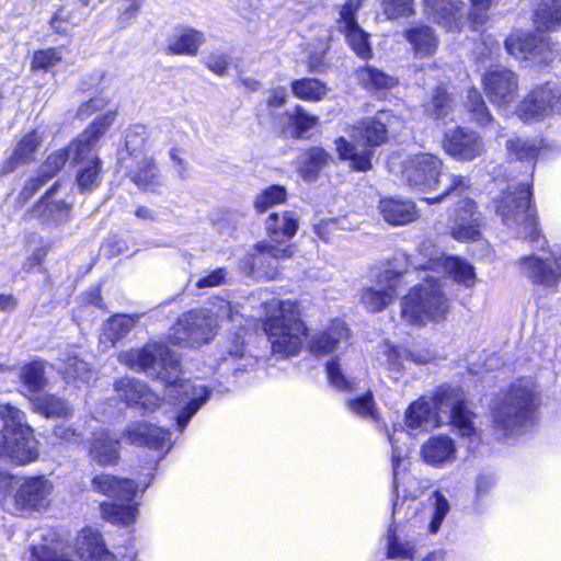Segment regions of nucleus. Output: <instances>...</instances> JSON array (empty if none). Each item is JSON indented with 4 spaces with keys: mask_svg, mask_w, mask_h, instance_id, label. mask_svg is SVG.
<instances>
[{
    "mask_svg": "<svg viewBox=\"0 0 561 561\" xmlns=\"http://www.w3.org/2000/svg\"><path fill=\"white\" fill-rule=\"evenodd\" d=\"M118 360L135 371L159 380L169 389V396L178 400L175 424L179 432L185 430L191 419L210 398L211 390L205 385L180 378V359L163 343L149 342L140 348L122 352Z\"/></svg>",
    "mask_w": 561,
    "mask_h": 561,
    "instance_id": "obj_1",
    "label": "nucleus"
},
{
    "mask_svg": "<svg viewBox=\"0 0 561 561\" xmlns=\"http://www.w3.org/2000/svg\"><path fill=\"white\" fill-rule=\"evenodd\" d=\"M476 415L467 408L459 389L440 387L432 398L414 401L405 413V424L412 430H430L449 422L466 440L469 450L481 442V432L474 424Z\"/></svg>",
    "mask_w": 561,
    "mask_h": 561,
    "instance_id": "obj_2",
    "label": "nucleus"
},
{
    "mask_svg": "<svg viewBox=\"0 0 561 561\" xmlns=\"http://www.w3.org/2000/svg\"><path fill=\"white\" fill-rule=\"evenodd\" d=\"M264 313L263 328L273 354L282 358L297 355L307 334L298 302L273 299L264 304Z\"/></svg>",
    "mask_w": 561,
    "mask_h": 561,
    "instance_id": "obj_3",
    "label": "nucleus"
},
{
    "mask_svg": "<svg viewBox=\"0 0 561 561\" xmlns=\"http://www.w3.org/2000/svg\"><path fill=\"white\" fill-rule=\"evenodd\" d=\"M537 407L538 397L534 382L530 379H519L510 386L493 408L494 425L504 436L516 435L534 422Z\"/></svg>",
    "mask_w": 561,
    "mask_h": 561,
    "instance_id": "obj_4",
    "label": "nucleus"
},
{
    "mask_svg": "<svg viewBox=\"0 0 561 561\" xmlns=\"http://www.w3.org/2000/svg\"><path fill=\"white\" fill-rule=\"evenodd\" d=\"M442 161L431 153H420L408 161L404 174L410 184L437 188L440 193L435 197L425 198L428 204L443 199L446 196L460 198L462 193L470 188L467 178L442 172Z\"/></svg>",
    "mask_w": 561,
    "mask_h": 561,
    "instance_id": "obj_5",
    "label": "nucleus"
},
{
    "mask_svg": "<svg viewBox=\"0 0 561 561\" xmlns=\"http://www.w3.org/2000/svg\"><path fill=\"white\" fill-rule=\"evenodd\" d=\"M115 121V113L110 111L94 118L93 123L72 142L73 162L81 164L77 183L82 190H91L100 179L101 161L96 156V145Z\"/></svg>",
    "mask_w": 561,
    "mask_h": 561,
    "instance_id": "obj_6",
    "label": "nucleus"
},
{
    "mask_svg": "<svg viewBox=\"0 0 561 561\" xmlns=\"http://www.w3.org/2000/svg\"><path fill=\"white\" fill-rule=\"evenodd\" d=\"M91 488L116 501L101 504V513L106 520L121 525H129L136 520L138 510L133 500L138 485L134 480L100 473L92 479Z\"/></svg>",
    "mask_w": 561,
    "mask_h": 561,
    "instance_id": "obj_7",
    "label": "nucleus"
},
{
    "mask_svg": "<svg viewBox=\"0 0 561 561\" xmlns=\"http://www.w3.org/2000/svg\"><path fill=\"white\" fill-rule=\"evenodd\" d=\"M449 310V300L442 290L439 280L426 274L423 284L416 285L401 304V316L411 324H424L444 319Z\"/></svg>",
    "mask_w": 561,
    "mask_h": 561,
    "instance_id": "obj_8",
    "label": "nucleus"
},
{
    "mask_svg": "<svg viewBox=\"0 0 561 561\" xmlns=\"http://www.w3.org/2000/svg\"><path fill=\"white\" fill-rule=\"evenodd\" d=\"M226 314L231 318L229 304H222L216 314L207 309L191 310L179 318L169 339L173 344L187 343L191 346L207 343L216 333L218 318Z\"/></svg>",
    "mask_w": 561,
    "mask_h": 561,
    "instance_id": "obj_9",
    "label": "nucleus"
},
{
    "mask_svg": "<svg viewBox=\"0 0 561 561\" xmlns=\"http://www.w3.org/2000/svg\"><path fill=\"white\" fill-rule=\"evenodd\" d=\"M561 110V90L558 84L547 82L531 90L520 102L517 114L525 123H533Z\"/></svg>",
    "mask_w": 561,
    "mask_h": 561,
    "instance_id": "obj_10",
    "label": "nucleus"
},
{
    "mask_svg": "<svg viewBox=\"0 0 561 561\" xmlns=\"http://www.w3.org/2000/svg\"><path fill=\"white\" fill-rule=\"evenodd\" d=\"M51 492L53 484L45 477L16 480L12 495L11 513L20 514L47 507Z\"/></svg>",
    "mask_w": 561,
    "mask_h": 561,
    "instance_id": "obj_11",
    "label": "nucleus"
},
{
    "mask_svg": "<svg viewBox=\"0 0 561 561\" xmlns=\"http://www.w3.org/2000/svg\"><path fill=\"white\" fill-rule=\"evenodd\" d=\"M482 83L489 101L499 107L513 103L518 96L517 75L507 68L489 69Z\"/></svg>",
    "mask_w": 561,
    "mask_h": 561,
    "instance_id": "obj_12",
    "label": "nucleus"
},
{
    "mask_svg": "<svg viewBox=\"0 0 561 561\" xmlns=\"http://www.w3.org/2000/svg\"><path fill=\"white\" fill-rule=\"evenodd\" d=\"M254 254L249 255L242 268L257 277L275 279L278 276V261L289 259L293 254L289 247H278L266 242H259L255 245Z\"/></svg>",
    "mask_w": 561,
    "mask_h": 561,
    "instance_id": "obj_13",
    "label": "nucleus"
},
{
    "mask_svg": "<svg viewBox=\"0 0 561 561\" xmlns=\"http://www.w3.org/2000/svg\"><path fill=\"white\" fill-rule=\"evenodd\" d=\"M401 284L402 273L387 268L377 276L374 286L363 289L360 301L368 311H380L396 299Z\"/></svg>",
    "mask_w": 561,
    "mask_h": 561,
    "instance_id": "obj_14",
    "label": "nucleus"
},
{
    "mask_svg": "<svg viewBox=\"0 0 561 561\" xmlns=\"http://www.w3.org/2000/svg\"><path fill=\"white\" fill-rule=\"evenodd\" d=\"M38 457V442L34 432L0 434V459L23 466L36 461Z\"/></svg>",
    "mask_w": 561,
    "mask_h": 561,
    "instance_id": "obj_15",
    "label": "nucleus"
},
{
    "mask_svg": "<svg viewBox=\"0 0 561 561\" xmlns=\"http://www.w3.org/2000/svg\"><path fill=\"white\" fill-rule=\"evenodd\" d=\"M444 149L456 160L472 161L484 152V142L477 131L457 127L446 133Z\"/></svg>",
    "mask_w": 561,
    "mask_h": 561,
    "instance_id": "obj_16",
    "label": "nucleus"
},
{
    "mask_svg": "<svg viewBox=\"0 0 561 561\" xmlns=\"http://www.w3.org/2000/svg\"><path fill=\"white\" fill-rule=\"evenodd\" d=\"M554 254L561 253L552 252L551 257L546 260L536 254L520 257L518 261L520 273L535 285L550 289L557 288L560 284L561 271L554 264Z\"/></svg>",
    "mask_w": 561,
    "mask_h": 561,
    "instance_id": "obj_17",
    "label": "nucleus"
},
{
    "mask_svg": "<svg viewBox=\"0 0 561 561\" xmlns=\"http://www.w3.org/2000/svg\"><path fill=\"white\" fill-rule=\"evenodd\" d=\"M117 397L128 405H137L145 412H152L160 407L162 399L148 386L136 378L124 377L114 383Z\"/></svg>",
    "mask_w": 561,
    "mask_h": 561,
    "instance_id": "obj_18",
    "label": "nucleus"
},
{
    "mask_svg": "<svg viewBox=\"0 0 561 561\" xmlns=\"http://www.w3.org/2000/svg\"><path fill=\"white\" fill-rule=\"evenodd\" d=\"M350 343V330L345 322L334 320L331 324L312 335L309 342L313 355H327L336 352Z\"/></svg>",
    "mask_w": 561,
    "mask_h": 561,
    "instance_id": "obj_19",
    "label": "nucleus"
},
{
    "mask_svg": "<svg viewBox=\"0 0 561 561\" xmlns=\"http://www.w3.org/2000/svg\"><path fill=\"white\" fill-rule=\"evenodd\" d=\"M133 183L144 191L153 192L162 186L165 178L152 157L144 156L125 165Z\"/></svg>",
    "mask_w": 561,
    "mask_h": 561,
    "instance_id": "obj_20",
    "label": "nucleus"
},
{
    "mask_svg": "<svg viewBox=\"0 0 561 561\" xmlns=\"http://www.w3.org/2000/svg\"><path fill=\"white\" fill-rule=\"evenodd\" d=\"M421 456L427 465L442 468L456 460V444L447 435L432 436L422 445Z\"/></svg>",
    "mask_w": 561,
    "mask_h": 561,
    "instance_id": "obj_21",
    "label": "nucleus"
},
{
    "mask_svg": "<svg viewBox=\"0 0 561 561\" xmlns=\"http://www.w3.org/2000/svg\"><path fill=\"white\" fill-rule=\"evenodd\" d=\"M88 455L99 466H115L119 459V440L106 431L95 432L89 442Z\"/></svg>",
    "mask_w": 561,
    "mask_h": 561,
    "instance_id": "obj_22",
    "label": "nucleus"
},
{
    "mask_svg": "<svg viewBox=\"0 0 561 561\" xmlns=\"http://www.w3.org/2000/svg\"><path fill=\"white\" fill-rule=\"evenodd\" d=\"M170 432L165 428L151 425L147 422H138L129 425L124 436L133 445L148 446L150 448H163L170 440Z\"/></svg>",
    "mask_w": 561,
    "mask_h": 561,
    "instance_id": "obj_23",
    "label": "nucleus"
},
{
    "mask_svg": "<svg viewBox=\"0 0 561 561\" xmlns=\"http://www.w3.org/2000/svg\"><path fill=\"white\" fill-rule=\"evenodd\" d=\"M502 221L507 226L515 224L516 233L528 239L536 250L546 249L547 240L540 233L536 213H503Z\"/></svg>",
    "mask_w": 561,
    "mask_h": 561,
    "instance_id": "obj_24",
    "label": "nucleus"
},
{
    "mask_svg": "<svg viewBox=\"0 0 561 561\" xmlns=\"http://www.w3.org/2000/svg\"><path fill=\"white\" fill-rule=\"evenodd\" d=\"M502 221L507 226L515 224L516 233L528 239L536 250L546 249L547 240L540 233L536 213H503Z\"/></svg>",
    "mask_w": 561,
    "mask_h": 561,
    "instance_id": "obj_25",
    "label": "nucleus"
},
{
    "mask_svg": "<svg viewBox=\"0 0 561 561\" xmlns=\"http://www.w3.org/2000/svg\"><path fill=\"white\" fill-rule=\"evenodd\" d=\"M507 53L516 58L535 59L543 55L548 43L542 36L530 33H514L505 41Z\"/></svg>",
    "mask_w": 561,
    "mask_h": 561,
    "instance_id": "obj_26",
    "label": "nucleus"
},
{
    "mask_svg": "<svg viewBox=\"0 0 561 561\" xmlns=\"http://www.w3.org/2000/svg\"><path fill=\"white\" fill-rule=\"evenodd\" d=\"M72 142L68 148L58 149L50 153L42 164L38 176L32 179L22 191V196L27 198L48 179L55 176L66 164L71 157L73 160V151L71 150Z\"/></svg>",
    "mask_w": 561,
    "mask_h": 561,
    "instance_id": "obj_27",
    "label": "nucleus"
},
{
    "mask_svg": "<svg viewBox=\"0 0 561 561\" xmlns=\"http://www.w3.org/2000/svg\"><path fill=\"white\" fill-rule=\"evenodd\" d=\"M78 554L87 561H114L115 556L106 549L101 534L92 528H84L77 538Z\"/></svg>",
    "mask_w": 561,
    "mask_h": 561,
    "instance_id": "obj_28",
    "label": "nucleus"
},
{
    "mask_svg": "<svg viewBox=\"0 0 561 561\" xmlns=\"http://www.w3.org/2000/svg\"><path fill=\"white\" fill-rule=\"evenodd\" d=\"M425 7L437 21L448 30L460 28L465 4L460 0H424Z\"/></svg>",
    "mask_w": 561,
    "mask_h": 561,
    "instance_id": "obj_29",
    "label": "nucleus"
},
{
    "mask_svg": "<svg viewBox=\"0 0 561 561\" xmlns=\"http://www.w3.org/2000/svg\"><path fill=\"white\" fill-rule=\"evenodd\" d=\"M145 313L115 314L111 317L102 329L100 342L105 347H112L125 337L140 321Z\"/></svg>",
    "mask_w": 561,
    "mask_h": 561,
    "instance_id": "obj_30",
    "label": "nucleus"
},
{
    "mask_svg": "<svg viewBox=\"0 0 561 561\" xmlns=\"http://www.w3.org/2000/svg\"><path fill=\"white\" fill-rule=\"evenodd\" d=\"M394 119L390 113L380 111L376 117L366 119L355 129L369 146H380L387 140L388 127Z\"/></svg>",
    "mask_w": 561,
    "mask_h": 561,
    "instance_id": "obj_31",
    "label": "nucleus"
},
{
    "mask_svg": "<svg viewBox=\"0 0 561 561\" xmlns=\"http://www.w3.org/2000/svg\"><path fill=\"white\" fill-rule=\"evenodd\" d=\"M19 380L21 382V393L24 396L34 394L44 390L48 385L46 377V363L43 360H33L20 368Z\"/></svg>",
    "mask_w": 561,
    "mask_h": 561,
    "instance_id": "obj_32",
    "label": "nucleus"
},
{
    "mask_svg": "<svg viewBox=\"0 0 561 561\" xmlns=\"http://www.w3.org/2000/svg\"><path fill=\"white\" fill-rule=\"evenodd\" d=\"M404 36L412 46L416 57H428L435 54L437 49V37L427 25H414L405 31Z\"/></svg>",
    "mask_w": 561,
    "mask_h": 561,
    "instance_id": "obj_33",
    "label": "nucleus"
},
{
    "mask_svg": "<svg viewBox=\"0 0 561 561\" xmlns=\"http://www.w3.org/2000/svg\"><path fill=\"white\" fill-rule=\"evenodd\" d=\"M445 257L446 255L431 240H425L416 252L405 260L414 270L440 271Z\"/></svg>",
    "mask_w": 561,
    "mask_h": 561,
    "instance_id": "obj_34",
    "label": "nucleus"
},
{
    "mask_svg": "<svg viewBox=\"0 0 561 561\" xmlns=\"http://www.w3.org/2000/svg\"><path fill=\"white\" fill-rule=\"evenodd\" d=\"M387 362L392 370L404 368V360H411L415 364H428L435 359V354L430 348L415 347L413 350L397 348L386 344Z\"/></svg>",
    "mask_w": 561,
    "mask_h": 561,
    "instance_id": "obj_35",
    "label": "nucleus"
},
{
    "mask_svg": "<svg viewBox=\"0 0 561 561\" xmlns=\"http://www.w3.org/2000/svg\"><path fill=\"white\" fill-rule=\"evenodd\" d=\"M41 144L42 137L36 130L26 134L14 148L10 159L4 163L2 172H12L18 165L31 162Z\"/></svg>",
    "mask_w": 561,
    "mask_h": 561,
    "instance_id": "obj_36",
    "label": "nucleus"
},
{
    "mask_svg": "<svg viewBox=\"0 0 561 561\" xmlns=\"http://www.w3.org/2000/svg\"><path fill=\"white\" fill-rule=\"evenodd\" d=\"M495 203V210H529L533 205L530 186L526 183L508 185Z\"/></svg>",
    "mask_w": 561,
    "mask_h": 561,
    "instance_id": "obj_37",
    "label": "nucleus"
},
{
    "mask_svg": "<svg viewBox=\"0 0 561 561\" xmlns=\"http://www.w3.org/2000/svg\"><path fill=\"white\" fill-rule=\"evenodd\" d=\"M336 151L343 160H351V165L357 171H367L371 169L373 151L368 148L358 149V147L340 137L335 140Z\"/></svg>",
    "mask_w": 561,
    "mask_h": 561,
    "instance_id": "obj_38",
    "label": "nucleus"
},
{
    "mask_svg": "<svg viewBox=\"0 0 561 561\" xmlns=\"http://www.w3.org/2000/svg\"><path fill=\"white\" fill-rule=\"evenodd\" d=\"M204 41L202 32L186 27L173 36L168 45V49L175 55L195 56Z\"/></svg>",
    "mask_w": 561,
    "mask_h": 561,
    "instance_id": "obj_39",
    "label": "nucleus"
},
{
    "mask_svg": "<svg viewBox=\"0 0 561 561\" xmlns=\"http://www.w3.org/2000/svg\"><path fill=\"white\" fill-rule=\"evenodd\" d=\"M453 280L466 287L476 285L474 267L467 260L459 256H446L442 262V268Z\"/></svg>",
    "mask_w": 561,
    "mask_h": 561,
    "instance_id": "obj_40",
    "label": "nucleus"
},
{
    "mask_svg": "<svg viewBox=\"0 0 561 561\" xmlns=\"http://www.w3.org/2000/svg\"><path fill=\"white\" fill-rule=\"evenodd\" d=\"M293 213H272L266 220L270 237L275 242L291 238L298 228L297 219Z\"/></svg>",
    "mask_w": 561,
    "mask_h": 561,
    "instance_id": "obj_41",
    "label": "nucleus"
},
{
    "mask_svg": "<svg viewBox=\"0 0 561 561\" xmlns=\"http://www.w3.org/2000/svg\"><path fill=\"white\" fill-rule=\"evenodd\" d=\"M34 411L46 417H68L72 415L70 404L54 394L37 396L32 400Z\"/></svg>",
    "mask_w": 561,
    "mask_h": 561,
    "instance_id": "obj_42",
    "label": "nucleus"
},
{
    "mask_svg": "<svg viewBox=\"0 0 561 561\" xmlns=\"http://www.w3.org/2000/svg\"><path fill=\"white\" fill-rule=\"evenodd\" d=\"M0 419L3 422L0 434H14L22 431L34 432L32 426L27 423L25 412L10 403L0 405Z\"/></svg>",
    "mask_w": 561,
    "mask_h": 561,
    "instance_id": "obj_43",
    "label": "nucleus"
},
{
    "mask_svg": "<svg viewBox=\"0 0 561 561\" xmlns=\"http://www.w3.org/2000/svg\"><path fill=\"white\" fill-rule=\"evenodd\" d=\"M535 24L538 31L554 30L561 26V2L542 0L535 10Z\"/></svg>",
    "mask_w": 561,
    "mask_h": 561,
    "instance_id": "obj_44",
    "label": "nucleus"
},
{
    "mask_svg": "<svg viewBox=\"0 0 561 561\" xmlns=\"http://www.w3.org/2000/svg\"><path fill=\"white\" fill-rule=\"evenodd\" d=\"M360 83L368 90L391 89L397 85L398 80L374 66H365L357 71Z\"/></svg>",
    "mask_w": 561,
    "mask_h": 561,
    "instance_id": "obj_45",
    "label": "nucleus"
},
{
    "mask_svg": "<svg viewBox=\"0 0 561 561\" xmlns=\"http://www.w3.org/2000/svg\"><path fill=\"white\" fill-rule=\"evenodd\" d=\"M293 94L304 101L318 102L328 92L325 83L313 78H304L291 82Z\"/></svg>",
    "mask_w": 561,
    "mask_h": 561,
    "instance_id": "obj_46",
    "label": "nucleus"
},
{
    "mask_svg": "<svg viewBox=\"0 0 561 561\" xmlns=\"http://www.w3.org/2000/svg\"><path fill=\"white\" fill-rule=\"evenodd\" d=\"M506 148L511 159L527 162L530 169L534 168L539 153V146L536 141L516 137L507 140Z\"/></svg>",
    "mask_w": 561,
    "mask_h": 561,
    "instance_id": "obj_47",
    "label": "nucleus"
},
{
    "mask_svg": "<svg viewBox=\"0 0 561 561\" xmlns=\"http://www.w3.org/2000/svg\"><path fill=\"white\" fill-rule=\"evenodd\" d=\"M341 27L345 32V37L350 46L358 57L363 59L371 57L368 34L357 25L356 21L348 20V22L342 23Z\"/></svg>",
    "mask_w": 561,
    "mask_h": 561,
    "instance_id": "obj_48",
    "label": "nucleus"
},
{
    "mask_svg": "<svg viewBox=\"0 0 561 561\" xmlns=\"http://www.w3.org/2000/svg\"><path fill=\"white\" fill-rule=\"evenodd\" d=\"M60 362H62L64 365L59 368L62 369L66 379L81 383H89L94 379V371L87 362L80 359L78 356L68 355L65 359L60 358Z\"/></svg>",
    "mask_w": 561,
    "mask_h": 561,
    "instance_id": "obj_49",
    "label": "nucleus"
},
{
    "mask_svg": "<svg viewBox=\"0 0 561 561\" xmlns=\"http://www.w3.org/2000/svg\"><path fill=\"white\" fill-rule=\"evenodd\" d=\"M330 159V154L322 148L313 147L307 150L300 165L302 178L305 180L314 179Z\"/></svg>",
    "mask_w": 561,
    "mask_h": 561,
    "instance_id": "obj_50",
    "label": "nucleus"
},
{
    "mask_svg": "<svg viewBox=\"0 0 561 561\" xmlns=\"http://www.w3.org/2000/svg\"><path fill=\"white\" fill-rule=\"evenodd\" d=\"M465 104L477 124L486 126L492 122V115L477 89L468 90Z\"/></svg>",
    "mask_w": 561,
    "mask_h": 561,
    "instance_id": "obj_51",
    "label": "nucleus"
},
{
    "mask_svg": "<svg viewBox=\"0 0 561 561\" xmlns=\"http://www.w3.org/2000/svg\"><path fill=\"white\" fill-rule=\"evenodd\" d=\"M327 376L330 385L340 391H353L356 389V378L345 375L340 359L334 358L327 363Z\"/></svg>",
    "mask_w": 561,
    "mask_h": 561,
    "instance_id": "obj_52",
    "label": "nucleus"
},
{
    "mask_svg": "<svg viewBox=\"0 0 561 561\" xmlns=\"http://www.w3.org/2000/svg\"><path fill=\"white\" fill-rule=\"evenodd\" d=\"M146 144V130L141 127L128 129L125 136V150L130 156V162L144 157V148ZM122 163H129L128 160L122 158Z\"/></svg>",
    "mask_w": 561,
    "mask_h": 561,
    "instance_id": "obj_53",
    "label": "nucleus"
},
{
    "mask_svg": "<svg viewBox=\"0 0 561 561\" xmlns=\"http://www.w3.org/2000/svg\"><path fill=\"white\" fill-rule=\"evenodd\" d=\"M479 227L478 220L472 218V213H465V216L456 220L451 234L459 241L477 240L480 237Z\"/></svg>",
    "mask_w": 561,
    "mask_h": 561,
    "instance_id": "obj_54",
    "label": "nucleus"
},
{
    "mask_svg": "<svg viewBox=\"0 0 561 561\" xmlns=\"http://www.w3.org/2000/svg\"><path fill=\"white\" fill-rule=\"evenodd\" d=\"M286 198L285 187L272 185L255 197L254 205L256 210H267L268 208L280 206L286 202Z\"/></svg>",
    "mask_w": 561,
    "mask_h": 561,
    "instance_id": "obj_55",
    "label": "nucleus"
},
{
    "mask_svg": "<svg viewBox=\"0 0 561 561\" xmlns=\"http://www.w3.org/2000/svg\"><path fill=\"white\" fill-rule=\"evenodd\" d=\"M61 59L62 54L59 48L49 47L46 49L35 50L31 59V71H48L51 67L59 64Z\"/></svg>",
    "mask_w": 561,
    "mask_h": 561,
    "instance_id": "obj_56",
    "label": "nucleus"
},
{
    "mask_svg": "<svg viewBox=\"0 0 561 561\" xmlns=\"http://www.w3.org/2000/svg\"><path fill=\"white\" fill-rule=\"evenodd\" d=\"M433 512L427 526V531L432 535L438 533L443 520L450 510L448 500L440 491H435L433 493Z\"/></svg>",
    "mask_w": 561,
    "mask_h": 561,
    "instance_id": "obj_57",
    "label": "nucleus"
},
{
    "mask_svg": "<svg viewBox=\"0 0 561 561\" xmlns=\"http://www.w3.org/2000/svg\"><path fill=\"white\" fill-rule=\"evenodd\" d=\"M409 439V434L404 431V428L400 427L399 430L393 428V432L389 434V442L392 446V467H393V488L397 491V469L401 459H403L408 454V447L401 446L400 443L402 440Z\"/></svg>",
    "mask_w": 561,
    "mask_h": 561,
    "instance_id": "obj_58",
    "label": "nucleus"
},
{
    "mask_svg": "<svg viewBox=\"0 0 561 561\" xmlns=\"http://www.w3.org/2000/svg\"><path fill=\"white\" fill-rule=\"evenodd\" d=\"M287 116L297 137L314 128L319 121L318 116L308 113L302 106H296L294 113H288Z\"/></svg>",
    "mask_w": 561,
    "mask_h": 561,
    "instance_id": "obj_59",
    "label": "nucleus"
},
{
    "mask_svg": "<svg viewBox=\"0 0 561 561\" xmlns=\"http://www.w3.org/2000/svg\"><path fill=\"white\" fill-rule=\"evenodd\" d=\"M347 407L353 413L362 417H377V411L370 391H367L359 397L348 399Z\"/></svg>",
    "mask_w": 561,
    "mask_h": 561,
    "instance_id": "obj_60",
    "label": "nucleus"
},
{
    "mask_svg": "<svg viewBox=\"0 0 561 561\" xmlns=\"http://www.w3.org/2000/svg\"><path fill=\"white\" fill-rule=\"evenodd\" d=\"M353 222L348 218L347 214L341 215L333 219L321 220L314 224V232L323 240H327L329 234L335 229L352 230Z\"/></svg>",
    "mask_w": 561,
    "mask_h": 561,
    "instance_id": "obj_61",
    "label": "nucleus"
},
{
    "mask_svg": "<svg viewBox=\"0 0 561 561\" xmlns=\"http://www.w3.org/2000/svg\"><path fill=\"white\" fill-rule=\"evenodd\" d=\"M388 19L408 18L414 13V0H381Z\"/></svg>",
    "mask_w": 561,
    "mask_h": 561,
    "instance_id": "obj_62",
    "label": "nucleus"
},
{
    "mask_svg": "<svg viewBox=\"0 0 561 561\" xmlns=\"http://www.w3.org/2000/svg\"><path fill=\"white\" fill-rule=\"evenodd\" d=\"M388 551L387 556L390 559L394 558H409L412 554L413 547L410 542L401 540L393 529L392 525L389 527L388 536Z\"/></svg>",
    "mask_w": 561,
    "mask_h": 561,
    "instance_id": "obj_63",
    "label": "nucleus"
},
{
    "mask_svg": "<svg viewBox=\"0 0 561 561\" xmlns=\"http://www.w3.org/2000/svg\"><path fill=\"white\" fill-rule=\"evenodd\" d=\"M53 437L60 443L79 445L83 440V433L73 424L58 423L53 427Z\"/></svg>",
    "mask_w": 561,
    "mask_h": 561,
    "instance_id": "obj_64",
    "label": "nucleus"
}]
</instances>
